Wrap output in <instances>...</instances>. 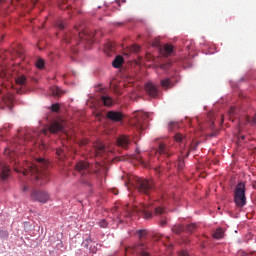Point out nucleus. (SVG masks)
I'll return each instance as SVG.
<instances>
[{"instance_id":"nucleus-62","label":"nucleus","mask_w":256,"mask_h":256,"mask_svg":"<svg viewBox=\"0 0 256 256\" xmlns=\"http://www.w3.org/2000/svg\"><path fill=\"white\" fill-rule=\"evenodd\" d=\"M74 53H77V50H74Z\"/></svg>"},{"instance_id":"nucleus-39","label":"nucleus","mask_w":256,"mask_h":256,"mask_svg":"<svg viewBox=\"0 0 256 256\" xmlns=\"http://www.w3.org/2000/svg\"><path fill=\"white\" fill-rule=\"evenodd\" d=\"M178 256H189V253L185 250H182L178 253Z\"/></svg>"},{"instance_id":"nucleus-9","label":"nucleus","mask_w":256,"mask_h":256,"mask_svg":"<svg viewBox=\"0 0 256 256\" xmlns=\"http://www.w3.org/2000/svg\"><path fill=\"white\" fill-rule=\"evenodd\" d=\"M63 129H65V123L63 121H54L47 125L46 128L42 130V133L43 135H47V133H63Z\"/></svg>"},{"instance_id":"nucleus-49","label":"nucleus","mask_w":256,"mask_h":256,"mask_svg":"<svg viewBox=\"0 0 256 256\" xmlns=\"http://www.w3.org/2000/svg\"><path fill=\"white\" fill-rule=\"evenodd\" d=\"M23 191H29V187L24 186Z\"/></svg>"},{"instance_id":"nucleus-55","label":"nucleus","mask_w":256,"mask_h":256,"mask_svg":"<svg viewBox=\"0 0 256 256\" xmlns=\"http://www.w3.org/2000/svg\"><path fill=\"white\" fill-rule=\"evenodd\" d=\"M155 171H156V173H160L159 168H156Z\"/></svg>"},{"instance_id":"nucleus-50","label":"nucleus","mask_w":256,"mask_h":256,"mask_svg":"<svg viewBox=\"0 0 256 256\" xmlns=\"http://www.w3.org/2000/svg\"><path fill=\"white\" fill-rule=\"evenodd\" d=\"M161 239H163V235L158 236V240H161Z\"/></svg>"},{"instance_id":"nucleus-60","label":"nucleus","mask_w":256,"mask_h":256,"mask_svg":"<svg viewBox=\"0 0 256 256\" xmlns=\"http://www.w3.org/2000/svg\"><path fill=\"white\" fill-rule=\"evenodd\" d=\"M3 93V91L0 89V95Z\"/></svg>"},{"instance_id":"nucleus-6","label":"nucleus","mask_w":256,"mask_h":256,"mask_svg":"<svg viewBox=\"0 0 256 256\" xmlns=\"http://www.w3.org/2000/svg\"><path fill=\"white\" fill-rule=\"evenodd\" d=\"M142 214L144 219H151L153 217V209L151 206L141 205L140 207H134L132 209H127L125 217H133V215Z\"/></svg>"},{"instance_id":"nucleus-47","label":"nucleus","mask_w":256,"mask_h":256,"mask_svg":"<svg viewBox=\"0 0 256 256\" xmlns=\"http://www.w3.org/2000/svg\"><path fill=\"white\" fill-rule=\"evenodd\" d=\"M165 225H167V221H165V220L161 221V226L165 227Z\"/></svg>"},{"instance_id":"nucleus-25","label":"nucleus","mask_w":256,"mask_h":256,"mask_svg":"<svg viewBox=\"0 0 256 256\" xmlns=\"http://www.w3.org/2000/svg\"><path fill=\"white\" fill-rule=\"evenodd\" d=\"M16 84L22 85V87L27 85V78L25 77V75L18 76L16 78Z\"/></svg>"},{"instance_id":"nucleus-5","label":"nucleus","mask_w":256,"mask_h":256,"mask_svg":"<svg viewBox=\"0 0 256 256\" xmlns=\"http://www.w3.org/2000/svg\"><path fill=\"white\" fill-rule=\"evenodd\" d=\"M131 125L137 129V131H143L149 123V114L143 111H138L134 114L130 121Z\"/></svg>"},{"instance_id":"nucleus-43","label":"nucleus","mask_w":256,"mask_h":256,"mask_svg":"<svg viewBox=\"0 0 256 256\" xmlns=\"http://www.w3.org/2000/svg\"><path fill=\"white\" fill-rule=\"evenodd\" d=\"M85 241L87 243L86 247H89V243H92L93 240H91V238H87Z\"/></svg>"},{"instance_id":"nucleus-53","label":"nucleus","mask_w":256,"mask_h":256,"mask_svg":"<svg viewBox=\"0 0 256 256\" xmlns=\"http://www.w3.org/2000/svg\"><path fill=\"white\" fill-rule=\"evenodd\" d=\"M37 1L39 0H33V5H36Z\"/></svg>"},{"instance_id":"nucleus-21","label":"nucleus","mask_w":256,"mask_h":256,"mask_svg":"<svg viewBox=\"0 0 256 256\" xmlns=\"http://www.w3.org/2000/svg\"><path fill=\"white\" fill-rule=\"evenodd\" d=\"M135 251L136 253H139L141 256H150L149 253H147L145 251V247L143 246L142 243L138 244L136 247H135Z\"/></svg>"},{"instance_id":"nucleus-56","label":"nucleus","mask_w":256,"mask_h":256,"mask_svg":"<svg viewBox=\"0 0 256 256\" xmlns=\"http://www.w3.org/2000/svg\"><path fill=\"white\" fill-rule=\"evenodd\" d=\"M136 153H137V155H139V148L136 149Z\"/></svg>"},{"instance_id":"nucleus-32","label":"nucleus","mask_w":256,"mask_h":256,"mask_svg":"<svg viewBox=\"0 0 256 256\" xmlns=\"http://www.w3.org/2000/svg\"><path fill=\"white\" fill-rule=\"evenodd\" d=\"M179 128V124L177 122H170L169 126H168V130L169 131H173L174 129H178Z\"/></svg>"},{"instance_id":"nucleus-40","label":"nucleus","mask_w":256,"mask_h":256,"mask_svg":"<svg viewBox=\"0 0 256 256\" xmlns=\"http://www.w3.org/2000/svg\"><path fill=\"white\" fill-rule=\"evenodd\" d=\"M163 243H164L165 247H167V248H169V249H173V244H171V243L167 244V243L165 242V240H163Z\"/></svg>"},{"instance_id":"nucleus-2","label":"nucleus","mask_w":256,"mask_h":256,"mask_svg":"<svg viewBox=\"0 0 256 256\" xmlns=\"http://www.w3.org/2000/svg\"><path fill=\"white\" fill-rule=\"evenodd\" d=\"M95 32H89V30L79 29L77 27L74 30L64 36L65 43H83L89 49L92 43H94Z\"/></svg>"},{"instance_id":"nucleus-4","label":"nucleus","mask_w":256,"mask_h":256,"mask_svg":"<svg viewBox=\"0 0 256 256\" xmlns=\"http://www.w3.org/2000/svg\"><path fill=\"white\" fill-rule=\"evenodd\" d=\"M136 189L142 195H151L155 191V182L153 180H147L143 178H136L135 180Z\"/></svg>"},{"instance_id":"nucleus-51","label":"nucleus","mask_w":256,"mask_h":256,"mask_svg":"<svg viewBox=\"0 0 256 256\" xmlns=\"http://www.w3.org/2000/svg\"><path fill=\"white\" fill-rule=\"evenodd\" d=\"M100 91H101V93H105V89L104 88H101Z\"/></svg>"},{"instance_id":"nucleus-18","label":"nucleus","mask_w":256,"mask_h":256,"mask_svg":"<svg viewBox=\"0 0 256 256\" xmlns=\"http://www.w3.org/2000/svg\"><path fill=\"white\" fill-rule=\"evenodd\" d=\"M115 51V43L113 42H107L104 45V52L106 53V55H111V53H113Z\"/></svg>"},{"instance_id":"nucleus-8","label":"nucleus","mask_w":256,"mask_h":256,"mask_svg":"<svg viewBox=\"0 0 256 256\" xmlns=\"http://www.w3.org/2000/svg\"><path fill=\"white\" fill-rule=\"evenodd\" d=\"M30 199L37 203H47L49 201V193L33 188L30 192Z\"/></svg>"},{"instance_id":"nucleus-37","label":"nucleus","mask_w":256,"mask_h":256,"mask_svg":"<svg viewBox=\"0 0 256 256\" xmlns=\"http://www.w3.org/2000/svg\"><path fill=\"white\" fill-rule=\"evenodd\" d=\"M177 167L179 170L183 169V167H185V162L183 160H179L177 163Z\"/></svg>"},{"instance_id":"nucleus-26","label":"nucleus","mask_w":256,"mask_h":256,"mask_svg":"<svg viewBox=\"0 0 256 256\" xmlns=\"http://www.w3.org/2000/svg\"><path fill=\"white\" fill-rule=\"evenodd\" d=\"M2 101L7 107L11 109V105H13V95H9L8 97H3Z\"/></svg>"},{"instance_id":"nucleus-34","label":"nucleus","mask_w":256,"mask_h":256,"mask_svg":"<svg viewBox=\"0 0 256 256\" xmlns=\"http://www.w3.org/2000/svg\"><path fill=\"white\" fill-rule=\"evenodd\" d=\"M163 213H165V210H163V208L161 207L155 208V215H163Z\"/></svg>"},{"instance_id":"nucleus-17","label":"nucleus","mask_w":256,"mask_h":256,"mask_svg":"<svg viewBox=\"0 0 256 256\" xmlns=\"http://www.w3.org/2000/svg\"><path fill=\"white\" fill-rule=\"evenodd\" d=\"M101 101L105 107H111L115 105V100H113V98H111L109 95L101 96Z\"/></svg>"},{"instance_id":"nucleus-16","label":"nucleus","mask_w":256,"mask_h":256,"mask_svg":"<svg viewBox=\"0 0 256 256\" xmlns=\"http://www.w3.org/2000/svg\"><path fill=\"white\" fill-rule=\"evenodd\" d=\"M105 144H102L101 142H96V144L94 145V155H103V153H105Z\"/></svg>"},{"instance_id":"nucleus-61","label":"nucleus","mask_w":256,"mask_h":256,"mask_svg":"<svg viewBox=\"0 0 256 256\" xmlns=\"http://www.w3.org/2000/svg\"><path fill=\"white\" fill-rule=\"evenodd\" d=\"M241 139H245V136H241Z\"/></svg>"},{"instance_id":"nucleus-10","label":"nucleus","mask_w":256,"mask_h":256,"mask_svg":"<svg viewBox=\"0 0 256 256\" xmlns=\"http://www.w3.org/2000/svg\"><path fill=\"white\" fill-rule=\"evenodd\" d=\"M145 91L149 97H152V99H157V97H159V88L153 82H148L145 85Z\"/></svg>"},{"instance_id":"nucleus-64","label":"nucleus","mask_w":256,"mask_h":256,"mask_svg":"<svg viewBox=\"0 0 256 256\" xmlns=\"http://www.w3.org/2000/svg\"><path fill=\"white\" fill-rule=\"evenodd\" d=\"M66 0H63V3H65Z\"/></svg>"},{"instance_id":"nucleus-30","label":"nucleus","mask_w":256,"mask_h":256,"mask_svg":"<svg viewBox=\"0 0 256 256\" xmlns=\"http://www.w3.org/2000/svg\"><path fill=\"white\" fill-rule=\"evenodd\" d=\"M36 67H37V69H43V67H45V61L43 59L39 58L36 61Z\"/></svg>"},{"instance_id":"nucleus-12","label":"nucleus","mask_w":256,"mask_h":256,"mask_svg":"<svg viewBox=\"0 0 256 256\" xmlns=\"http://www.w3.org/2000/svg\"><path fill=\"white\" fill-rule=\"evenodd\" d=\"M11 173V169L7 164L0 162V179L1 181H6V179L9 178V175Z\"/></svg>"},{"instance_id":"nucleus-23","label":"nucleus","mask_w":256,"mask_h":256,"mask_svg":"<svg viewBox=\"0 0 256 256\" xmlns=\"http://www.w3.org/2000/svg\"><path fill=\"white\" fill-rule=\"evenodd\" d=\"M56 155L60 161H65V158L67 157V154H65V149L63 148H57Z\"/></svg>"},{"instance_id":"nucleus-24","label":"nucleus","mask_w":256,"mask_h":256,"mask_svg":"<svg viewBox=\"0 0 256 256\" xmlns=\"http://www.w3.org/2000/svg\"><path fill=\"white\" fill-rule=\"evenodd\" d=\"M62 93L63 91H61V88L57 86L51 88V95H53V97H61Z\"/></svg>"},{"instance_id":"nucleus-59","label":"nucleus","mask_w":256,"mask_h":256,"mask_svg":"<svg viewBox=\"0 0 256 256\" xmlns=\"http://www.w3.org/2000/svg\"><path fill=\"white\" fill-rule=\"evenodd\" d=\"M5 0H0V3H3Z\"/></svg>"},{"instance_id":"nucleus-52","label":"nucleus","mask_w":256,"mask_h":256,"mask_svg":"<svg viewBox=\"0 0 256 256\" xmlns=\"http://www.w3.org/2000/svg\"><path fill=\"white\" fill-rule=\"evenodd\" d=\"M87 143V140L82 142V146H85V144Z\"/></svg>"},{"instance_id":"nucleus-41","label":"nucleus","mask_w":256,"mask_h":256,"mask_svg":"<svg viewBox=\"0 0 256 256\" xmlns=\"http://www.w3.org/2000/svg\"><path fill=\"white\" fill-rule=\"evenodd\" d=\"M132 51H134V53H137V51H139V46L138 45L132 46Z\"/></svg>"},{"instance_id":"nucleus-45","label":"nucleus","mask_w":256,"mask_h":256,"mask_svg":"<svg viewBox=\"0 0 256 256\" xmlns=\"http://www.w3.org/2000/svg\"><path fill=\"white\" fill-rule=\"evenodd\" d=\"M126 0H116L117 5H121V3H125Z\"/></svg>"},{"instance_id":"nucleus-29","label":"nucleus","mask_w":256,"mask_h":256,"mask_svg":"<svg viewBox=\"0 0 256 256\" xmlns=\"http://www.w3.org/2000/svg\"><path fill=\"white\" fill-rule=\"evenodd\" d=\"M186 231L188 233H195V231H197V224H189L187 227H186Z\"/></svg>"},{"instance_id":"nucleus-11","label":"nucleus","mask_w":256,"mask_h":256,"mask_svg":"<svg viewBox=\"0 0 256 256\" xmlns=\"http://www.w3.org/2000/svg\"><path fill=\"white\" fill-rule=\"evenodd\" d=\"M156 153L157 155H164V157H169L171 155V146L165 142H160Z\"/></svg>"},{"instance_id":"nucleus-57","label":"nucleus","mask_w":256,"mask_h":256,"mask_svg":"<svg viewBox=\"0 0 256 256\" xmlns=\"http://www.w3.org/2000/svg\"><path fill=\"white\" fill-rule=\"evenodd\" d=\"M165 239H166V241H169V236H166Z\"/></svg>"},{"instance_id":"nucleus-48","label":"nucleus","mask_w":256,"mask_h":256,"mask_svg":"<svg viewBox=\"0 0 256 256\" xmlns=\"http://www.w3.org/2000/svg\"><path fill=\"white\" fill-rule=\"evenodd\" d=\"M60 9H69V6H60Z\"/></svg>"},{"instance_id":"nucleus-38","label":"nucleus","mask_w":256,"mask_h":256,"mask_svg":"<svg viewBox=\"0 0 256 256\" xmlns=\"http://www.w3.org/2000/svg\"><path fill=\"white\" fill-rule=\"evenodd\" d=\"M51 109L54 113H57L59 111V104H52Z\"/></svg>"},{"instance_id":"nucleus-35","label":"nucleus","mask_w":256,"mask_h":256,"mask_svg":"<svg viewBox=\"0 0 256 256\" xmlns=\"http://www.w3.org/2000/svg\"><path fill=\"white\" fill-rule=\"evenodd\" d=\"M99 226L102 227V229L107 228V220L103 219L99 222Z\"/></svg>"},{"instance_id":"nucleus-13","label":"nucleus","mask_w":256,"mask_h":256,"mask_svg":"<svg viewBox=\"0 0 256 256\" xmlns=\"http://www.w3.org/2000/svg\"><path fill=\"white\" fill-rule=\"evenodd\" d=\"M117 145L118 147H121V149H129L131 140L126 135H121L117 138Z\"/></svg>"},{"instance_id":"nucleus-31","label":"nucleus","mask_w":256,"mask_h":256,"mask_svg":"<svg viewBox=\"0 0 256 256\" xmlns=\"http://www.w3.org/2000/svg\"><path fill=\"white\" fill-rule=\"evenodd\" d=\"M235 113H237V108H235V107H230V109H229V111H228V117H230V119L232 118V117H235Z\"/></svg>"},{"instance_id":"nucleus-3","label":"nucleus","mask_w":256,"mask_h":256,"mask_svg":"<svg viewBox=\"0 0 256 256\" xmlns=\"http://www.w3.org/2000/svg\"><path fill=\"white\" fill-rule=\"evenodd\" d=\"M234 203L238 209H243L247 205V196L245 195V183L240 182L234 188Z\"/></svg>"},{"instance_id":"nucleus-46","label":"nucleus","mask_w":256,"mask_h":256,"mask_svg":"<svg viewBox=\"0 0 256 256\" xmlns=\"http://www.w3.org/2000/svg\"><path fill=\"white\" fill-rule=\"evenodd\" d=\"M136 161H139L140 163H143V160L139 156H135Z\"/></svg>"},{"instance_id":"nucleus-42","label":"nucleus","mask_w":256,"mask_h":256,"mask_svg":"<svg viewBox=\"0 0 256 256\" xmlns=\"http://www.w3.org/2000/svg\"><path fill=\"white\" fill-rule=\"evenodd\" d=\"M238 129H239V131H241V129H243V122L242 121H239Z\"/></svg>"},{"instance_id":"nucleus-27","label":"nucleus","mask_w":256,"mask_h":256,"mask_svg":"<svg viewBox=\"0 0 256 256\" xmlns=\"http://www.w3.org/2000/svg\"><path fill=\"white\" fill-rule=\"evenodd\" d=\"M214 239H223V229H216L215 233L212 235Z\"/></svg>"},{"instance_id":"nucleus-20","label":"nucleus","mask_w":256,"mask_h":256,"mask_svg":"<svg viewBox=\"0 0 256 256\" xmlns=\"http://www.w3.org/2000/svg\"><path fill=\"white\" fill-rule=\"evenodd\" d=\"M162 53H163V55H165V57H169V55H172L173 54V45H171V44L164 45Z\"/></svg>"},{"instance_id":"nucleus-44","label":"nucleus","mask_w":256,"mask_h":256,"mask_svg":"<svg viewBox=\"0 0 256 256\" xmlns=\"http://www.w3.org/2000/svg\"><path fill=\"white\" fill-rule=\"evenodd\" d=\"M111 192L114 194V195H119V191L117 189H112Z\"/></svg>"},{"instance_id":"nucleus-15","label":"nucleus","mask_w":256,"mask_h":256,"mask_svg":"<svg viewBox=\"0 0 256 256\" xmlns=\"http://www.w3.org/2000/svg\"><path fill=\"white\" fill-rule=\"evenodd\" d=\"M160 85L163 87V89H172V87H175V83L171 78L162 79L160 81Z\"/></svg>"},{"instance_id":"nucleus-28","label":"nucleus","mask_w":256,"mask_h":256,"mask_svg":"<svg viewBox=\"0 0 256 256\" xmlns=\"http://www.w3.org/2000/svg\"><path fill=\"white\" fill-rule=\"evenodd\" d=\"M174 139L177 143H184L185 142V136H183V134L181 133H177L175 136H174Z\"/></svg>"},{"instance_id":"nucleus-33","label":"nucleus","mask_w":256,"mask_h":256,"mask_svg":"<svg viewBox=\"0 0 256 256\" xmlns=\"http://www.w3.org/2000/svg\"><path fill=\"white\" fill-rule=\"evenodd\" d=\"M56 27H58L60 31H63V29H65V23L63 21H58Z\"/></svg>"},{"instance_id":"nucleus-19","label":"nucleus","mask_w":256,"mask_h":256,"mask_svg":"<svg viewBox=\"0 0 256 256\" xmlns=\"http://www.w3.org/2000/svg\"><path fill=\"white\" fill-rule=\"evenodd\" d=\"M172 233H175L176 235H181L183 231H185V227L181 224H176L171 229Z\"/></svg>"},{"instance_id":"nucleus-63","label":"nucleus","mask_w":256,"mask_h":256,"mask_svg":"<svg viewBox=\"0 0 256 256\" xmlns=\"http://www.w3.org/2000/svg\"><path fill=\"white\" fill-rule=\"evenodd\" d=\"M101 114H97V116L99 117Z\"/></svg>"},{"instance_id":"nucleus-58","label":"nucleus","mask_w":256,"mask_h":256,"mask_svg":"<svg viewBox=\"0 0 256 256\" xmlns=\"http://www.w3.org/2000/svg\"><path fill=\"white\" fill-rule=\"evenodd\" d=\"M161 68H162V69H165V65H162Z\"/></svg>"},{"instance_id":"nucleus-54","label":"nucleus","mask_w":256,"mask_h":256,"mask_svg":"<svg viewBox=\"0 0 256 256\" xmlns=\"http://www.w3.org/2000/svg\"><path fill=\"white\" fill-rule=\"evenodd\" d=\"M16 93H18V94L21 93V89H17Z\"/></svg>"},{"instance_id":"nucleus-7","label":"nucleus","mask_w":256,"mask_h":256,"mask_svg":"<svg viewBox=\"0 0 256 256\" xmlns=\"http://www.w3.org/2000/svg\"><path fill=\"white\" fill-rule=\"evenodd\" d=\"M75 169L77 173L80 174L82 183H87V177L93 173V170H91V166L86 161H79L75 165Z\"/></svg>"},{"instance_id":"nucleus-1","label":"nucleus","mask_w":256,"mask_h":256,"mask_svg":"<svg viewBox=\"0 0 256 256\" xmlns=\"http://www.w3.org/2000/svg\"><path fill=\"white\" fill-rule=\"evenodd\" d=\"M47 167H49V162L43 158H38L33 162H25L22 169L15 168L16 173H23V175H30L35 181L42 180L40 185L47 183L49 181V172H47Z\"/></svg>"},{"instance_id":"nucleus-36","label":"nucleus","mask_w":256,"mask_h":256,"mask_svg":"<svg viewBox=\"0 0 256 256\" xmlns=\"http://www.w3.org/2000/svg\"><path fill=\"white\" fill-rule=\"evenodd\" d=\"M138 235H139L140 239H143V237H145V235H147V230H139Z\"/></svg>"},{"instance_id":"nucleus-14","label":"nucleus","mask_w":256,"mask_h":256,"mask_svg":"<svg viewBox=\"0 0 256 256\" xmlns=\"http://www.w3.org/2000/svg\"><path fill=\"white\" fill-rule=\"evenodd\" d=\"M106 117L110 119V121H114L116 123H119V121H123V113L117 111L107 112Z\"/></svg>"},{"instance_id":"nucleus-22","label":"nucleus","mask_w":256,"mask_h":256,"mask_svg":"<svg viewBox=\"0 0 256 256\" xmlns=\"http://www.w3.org/2000/svg\"><path fill=\"white\" fill-rule=\"evenodd\" d=\"M112 65L115 69H119L123 65V57L122 56H116L114 61L112 62Z\"/></svg>"}]
</instances>
